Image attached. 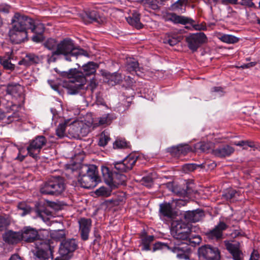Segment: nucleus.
<instances>
[{
  "label": "nucleus",
  "instance_id": "nucleus-61",
  "mask_svg": "<svg viewBox=\"0 0 260 260\" xmlns=\"http://www.w3.org/2000/svg\"><path fill=\"white\" fill-rule=\"evenodd\" d=\"M259 254L257 251L253 250L251 253L249 260H259Z\"/></svg>",
  "mask_w": 260,
  "mask_h": 260
},
{
  "label": "nucleus",
  "instance_id": "nucleus-18",
  "mask_svg": "<svg viewBox=\"0 0 260 260\" xmlns=\"http://www.w3.org/2000/svg\"><path fill=\"white\" fill-rule=\"evenodd\" d=\"M20 232L21 240L25 242L31 243L39 239L38 231L30 226L24 227Z\"/></svg>",
  "mask_w": 260,
  "mask_h": 260
},
{
  "label": "nucleus",
  "instance_id": "nucleus-55",
  "mask_svg": "<svg viewBox=\"0 0 260 260\" xmlns=\"http://www.w3.org/2000/svg\"><path fill=\"white\" fill-rule=\"evenodd\" d=\"M95 193L99 196H105L107 193V189L105 187H101L96 189Z\"/></svg>",
  "mask_w": 260,
  "mask_h": 260
},
{
  "label": "nucleus",
  "instance_id": "nucleus-4",
  "mask_svg": "<svg viewBox=\"0 0 260 260\" xmlns=\"http://www.w3.org/2000/svg\"><path fill=\"white\" fill-rule=\"evenodd\" d=\"M172 236L180 240H184L193 245L199 244L201 242V238L199 235H193L191 233V229L185 223L177 221L173 223L171 229Z\"/></svg>",
  "mask_w": 260,
  "mask_h": 260
},
{
  "label": "nucleus",
  "instance_id": "nucleus-30",
  "mask_svg": "<svg viewBox=\"0 0 260 260\" xmlns=\"http://www.w3.org/2000/svg\"><path fill=\"white\" fill-rule=\"evenodd\" d=\"M126 21L131 25L135 27L137 29H141L143 27V24L140 22V14L134 13L132 16L126 18Z\"/></svg>",
  "mask_w": 260,
  "mask_h": 260
},
{
  "label": "nucleus",
  "instance_id": "nucleus-13",
  "mask_svg": "<svg viewBox=\"0 0 260 260\" xmlns=\"http://www.w3.org/2000/svg\"><path fill=\"white\" fill-rule=\"evenodd\" d=\"M44 47L47 49L53 51L61 47L63 50H70L72 47V39L69 38L63 39L60 42L53 38H49L44 42Z\"/></svg>",
  "mask_w": 260,
  "mask_h": 260
},
{
  "label": "nucleus",
  "instance_id": "nucleus-6",
  "mask_svg": "<svg viewBox=\"0 0 260 260\" xmlns=\"http://www.w3.org/2000/svg\"><path fill=\"white\" fill-rule=\"evenodd\" d=\"M164 19L165 21L172 22L174 24H189L196 30L204 29L201 28L199 25L197 24L195 20L192 18L183 15H177L176 13L167 12L164 16Z\"/></svg>",
  "mask_w": 260,
  "mask_h": 260
},
{
  "label": "nucleus",
  "instance_id": "nucleus-49",
  "mask_svg": "<svg viewBox=\"0 0 260 260\" xmlns=\"http://www.w3.org/2000/svg\"><path fill=\"white\" fill-rule=\"evenodd\" d=\"M66 125L65 124H59L56 130V134L60 138L65 135Z\"/></svg>",
  "mask_w": 260,
  "mask_h": 260
},
{
  "label": "nucleus",
  "instance_id": "nucleus-10",
  "mask_svg": "<svg viewBox=\"0 0 260 260\" xmlns=\"http://www.w3.org/2000/svg\"><path fill=\"white\" fill-rule=\"evenodd\" d=\"M78 244L75 239H69L62 241L60 245L59 253L60 256L56 257L54 260H68L67 256L74 252L77 248Z\"/></svg>",
  "mask_w": 260,
  "mask_h": 260
},
{
  "label": "nucleus",
  "instance_id": "nucleus-29",
  "mask_svg": "<svg viewBox=\"0 0 260 260\" xmlns=\"http://www.w3.org/2000/svg\"><path fill=\"white\" fill-rule=\"evenodd\" d=\"M187 4L184 0H177L170 6L169 9L178 13H184L186 11Z\"/></svg>",
  "mask_w": 260,
  "mask_h": 260
},
{
  "label": "nucleus",
  "instance_id": "nucleus-2",
  "mask_svg": "<svg viewBox=\"0 0 260 260\" xmlns=\"http://www.w3.org/2000/svg\"><path fill=\"white\" fill-rule=\"evenodd\" d=\"M77 68L70 69L68 71H60L57 68L54 71L62 78L72 79L69 81H95L96 70L99 64L93 61H89L81 67L79 64Z\"/></svg>",
  "mask_w": 260,
  "mask_h": 260
},
{
  "label": "nucleus",
  "instance_id": "nucleus-54",
  "mask_svg": "<svg viewBox=\"0 0 260 260\" xmlns=\"http://www.w3.org/2000/svg\"><path fill=\"white\" fill-rule=\"evenodd\" d=\"M1 64L6 69L12 70L14 68V66L7 59H4L1 61Z\"/></svg>",
  "mask_w": 260,
  "mask_h": 260
},
{
  "label": "nucleus",
  "instance_id": "nucleus-17",
  "mask_svg": "<svg viewBox=\"0 0 260 260\" xmlns=\"http://www.w3.org/2000/svg\"><path fill=\"white\" fill-rule=\"evenodd\" d=\"M79 231L83 241H87L89 238V233L92 225V220L90 218H81L78 220Z\"/></svg>",
  "mask_w": 260,
  "mask_h": 260
},
{
  "label": "nucleus",
  "instance_id": "nucleus-41",
  "mask_svg": "<svg viewBox=\"0 0 260 260\" xmlns=\"http://www.w3.org/2000/svg\"><path fill=\"white\" fill-rule=\"evenodd\" d=\"M220 40L228 44H235L239 42V38L232 35L224 34L220 36Z\"/></svg>",
  "mask_w": 260,
  "mask_h": 260
},
{
  "label": "nucleus",
  "instance_id": "nucleus-46",
  "mask_svg": "<svg viewBox=\"0 0 260 260\" xmlns=\"http://www.w3.org/2000/svg\"><path fill=\"white\" fill-rule=\"evenodd\" d=\"M253 0H237V4L247 8H256Z\"/></svg>",
  "mask_w": 260,
  "mask_h": 260
},
{
  "label": "nucleus",
  "instance_id": "nucleus-31",
  "mask_svg": "<svg viewBox=\"0 0 260 260\" xmlns=\"http://www.w3.org/2000/svg\"><path fill=\"white\" fill-rule=\"evenodd\" d=\"M159 212L161 215L172 218L173 215V209L170 203L164 202L159 205Z\"/></svg>",
  "mask_w": 260,
  "mask_h": 260
},
{
  "label": "nucleus",
  "instance_id": "nucleus-24",
  "mask_svg": "<svg viewBox=\"0 0 260 260\" xmlns=\"http://www.w3.org/2000/svg\"><path fill=\"white\" fill-rule=\"evenodd\" d=\"M4 240L9 244H16L22 240L21 232H13L12 231H7L3 236Z\"/></svg>",
  "mask_w": 260,
  "mask_h": 260
},
{
  "label": "nucleus",
  "instance_id": "nucleus-43",
  "mask_svg": "<svg viewBox=\"0 0 260 260\" xmlns=\"http://www.w3.org/2000/svg\"><path fill=\"white\" fill-rule=\"evenodd\" d=\"M141 184L147 187L150 188L153 185L152 174L143 177L141 180Z\"/></svg>",
  "mask_w": 260,
  "mask_h": 260
},
{
  "label": "nucleus",
  "instance_id": "nucleus-62",
  "mask_svg": "<svg viewBox=\"0 0 260 260\" xmlns=\"http://www.w3.org/2000/svg\"><path fill=\"white\" fill-rule=\"evenodd\" d=\"M212 91L218 93L219 95H223L225 92L221 87H214L212 88Z\"/></svg>",
  "mask_w": 260,
  "mask_h": 260
},
{
  "label": "nucleus",
  "instance_id": "nucleus-38",
  "mask_svg": "<svg viewBox=\"0 0 260 260\" xmlns=\"http://www.w3.org/2000/svg\"><path fill=\"white\" fill-rule=\"evenodd\" d=\"M185 218L192 222H198L200 219V215L199 213L197 211H188L184 214Z\"/></svg>",
  "mask_w": 260,
  "mask_h": 260
},
{
  "label": "nucleus",
  "instance_id": "nucleus-5",
  "mask_svg": "<svg viewBox=\"0 0 260 260\" xmlns=\"http://www.w3.org/2000/svg\"><path fill=\"white\" fill-rule=\"evenodd\" d=\"M64 189L65 185L63 178L60 176H53L41 185L40 192L45 195L58 196Z\"/></svg>",
  "mask_w": 260,
  "mask_h": 260
},
{
  "label": "nucleus",
  "instance_id": "nucleus-63",
  "mask_svg": "<svg viewBox=\"0 0 260 260\" xmlns=\"http://www.w3.org/2000/svg\"><path fill=\"white\" fill-rule=\"evenodd\" d=\"M9 260H23L19 255L14 254L11 256Z\"/></svg>",
  "mask_w": 260,
  "mask_h": 260
},
{
  "label": "nucleus",
  "instance_id": "nucleus-12",
  "mask_svg": "<svg viewBox=\"0 0 260 260\" xmlns=\"http://www.w3.org/2000/svg\"><path fill=\"white\" fill-rule=\"evenodd\" d=\"M200 260H220V252L217 247L210 245H204L198 249Z\"/></svg>",
  "mask_w": 260,
  "mask_h": 260
},
{
  "label": "nucleus",
  "instance_id": "nucleus-42",
  "mask_svg": "<svg viewBox=\"0 0 260 260\" xmlns=\"http://www.w3.org/2000/svg\"><path fill=\"white\" fill-rule=\"evenodd\" d=\"M66 235L64 230H54L51 233V237L56 241H60L65 238Z\"/></svg>",
  "mask_w": 260,
  "mask_h": 260
},
{
  "label": "nucleus",
  "instance_id": "nucleus-45",
  "mask_svg": "<svg viewBox=\"0 0 260 260\" xmlns=\"http://www.w3.org/2000/svg\"><path fill=\"white\" fill-rule=\"evenodd\" d=\"M128 147V143L124 139L116 140L113 143L114 148H125Z\"/></svg>",
  "mask_w": 260,
  "mask_h": 260
},
{
  "label": "nucleus",
  "instance_id": "nucleus-26",
  "mask_svg": "<svg viewBox=\"0 0 260 260\" xmlns=\"http://www.w3.org/2000/svg\"><path fill=\"white\" fill-rule=\"evenodd\" d=\"M69 51H70L71 49L63 50L61 47L58 48L57 49L52 51L51 54L47 55V63L50 64L55 62L58 60L59 56H61V55H67L69 52Z\"/></svg>",
  "mask_w": 260,
  "mask_h": 260
},
{
  "label": "nucleus",
  "instance_id": "nucleus-57",
  "mask_svg": "<svg viewBox=\"0 0 260 260\" xmlns=\"http://www.w3.org/2000/svg\"><path fill=\"white\" fill-rule=\"evenodd\" d=\"M7 225L6 219L2 215H0V231H3Z\"/></svg>",
  "mask_w": 260,
  "mask_h": 260
},
{
  "label": "nucleus",
  "instance_id": "nucleus-35",
  "mask_svg": "<svg viewBox=\"0 0 260 260\" xmlns=\"http://www.w3.org/2000/svg\"><path fill=\"white\" fill-rule=\"evenodd\" d=\"M154 237L152 235H146L141 237L142 250L149 251L150 250V244L153 241Z\"/></svg>",
  "mask_w": 260,
  "mask_h": 260
},
{
  "label": "nucleus",
  "instance_id": "nucleus-40",
  "mask_svg": "<svg viewBox=\"0 0 260 260\" xmlns=\"http://www.w3.org/2000/svg\"><path fill=\"white\" fill-rule=\"evenodd\" d=\"M239 196L238 192L235 189H229L224 192L222 194V197L227 201H231L237 199V197Z\"/></svg>",
  "mask_w": 260,
  "mask_h": 260
},
{
  "label": "nucleus",
  "instance_id": "nucleus-36",
  "mask_svg": "<svg viewBox=\"0 0 260 260\" xmlns=\"http://www.w3.org/2000/svg\"><path fill=\"white\" fill-rule=\"evenodd\" d=\"M138 2L144 6H148L153 10L160 9L158 4H160L159 0H138Z\"/></svg>",
  "mask_w": 260,
  "mask_h": 260
},
{
  "label": "nucleus",
  "instance_id": "nucleus-20",
  "mask_svg": "<svg viewBox=\"0 0 260 260\" xmlns=\"http://www.w3.org/2000/svg\"><path fill=\"white\" fill-rule=\"evenodd\" d=\"M224 244L226 249L232 255L234 260H243L242 252L240 249V243H232L228 241H225Z\"/></svg>",
  "mask_w": 260,
  "mask_h": 260
},
{
  "label": "nucleus",
  "instance_id": "nucleus-64",
  "mask_svg": "<svg viewBox=\"0 0 260 260\" xmlns=\"http://www.w3.org/2000/svg\"><path fill=\"white\" fill-rule=\"evenodd\" d=\"M256 62H251L249 63H248L247 64H244L243 66H242L243 68H248L251 67H254L255 66Z\"/></svg>",
  "mask_w": 260,
  "mask_h": 260
},
{
  "label": "nucleus",
  "instance_id": "nucleus-34",
  "mask_svg": "<svg viewBox=\"0 0 260 260\" xmlns=\"http://www.w3.org/2000/svg\"><path fill=\"white\" fill-rule=\"evenodd\" d=\"M213 143L210 142H201L196 145V148L200 150L202 152L209 153L210 152L213 154Z\"/></svg>",
  "mask_w": 260,
  "mask_h": 260
},
{
  "label": "nucleus",
  "instance_id": "nucleus-37",
  "mask_svg": "<svg viewBox=\"0 0 260 260\" xmlns=\"http://www.w3.org/2000/svg\"><path fill=\"white\" fill-rule=\"evenodd\" d=\"M116 117L114 114H105L99 118V124L100 125H109L111 123L112 121Z\"/></svg>",
  "mask_w": 260,
  "mask_h": 260
},
{
  "label": "nucleus",
  "instance_id": "nucleus-15",
  "mask_svg": "<svg viewBox=\"0 0 260 260\" xmlns=\"http://www.w3.org/2000/svg\"><path fill=\"white\" fill-rule=\"evenodd\" d=\"M126 70L132 75L143 78L144 75L143 68L139 67V62L135 58H129L126 59L125 63Z\"/></svg>",
  "mask_w": 260,
  "mask_h": 260
},
{
  "label": "nucleus",
  "instance_id": "nucleus-3",
  "mask_svg": "<svg viewBox=\"0 0 260 260\" xmlns=\"http://www.w3.org/2000/svg\"><path fill=\"white\" fill-rule=\"evenodd\" d=\"M31 18L16 13L12 20L13 28L10 30L9 37L14 44H20L28 37V28L31 27Z\"/></svg>",
  "mask_w": 260,
  "mask_h": 260
},
{
  "label": "nucleus",
  "instance_id": "nucleus-52",
  "mask_svg": "<svg viewBox=\"0 0 260 260\" xmlns=\"http://www.w3.org/2000/svg\"><path fill=\"white\" fill-rule=\"evenodd\" d=\"M34 35L32 37V40L36 43H40L42 42L44 39L43 34L34 33Z\"/></svg>",
  "mask_w": 260,
  "mask_h": 260
},
{
  "label": "nucleus",
  "instance_id": "nucleus-16",
  "mask_svg": "<svg viewBox=\"0 0 260 260\" xmlns=\"http://www.w3.org/2000/svg\"><path fill=\"white\" fill-rule=\"evenodd\" d=\"M228 225L223 221H220L212 230L206 234L207 238L216 241L223 238V232L228 228Z\"/></svg>",
  "mask_w": 260,
  "mask_h": 260
},
{
  "label": "nucleus",
  "instance_id": "nucleus-58",
  "mask_svg": "<svg viewBox=\"0 0 260 260\" xmlns=\"http://www.w3.org/2000/svg\"><path fill=\"white\" fill-rule=\"evenodd\" d=\"M167 245L165 244H163L161 242H157L155 243L153 246V251H155L156 250L161 249L164 248V247L166 246Z\"/></svg>",
  "mask_w": 260,
  "mask_h": 260
},
{
  "label": "nucleus",
  "instance_id": "nucleus-28",
  "mask_svg": "<svg viewBox=\"0 0 260 260\" xmlns=\"http://www.w3.org/2000/svg\"><path fill=\"white\" fill-rule=\"evenodd\" d=\"M84 20L86 23H92L93 22L101 23L103 22L102 18L100 16L99 12L95 10H92L86 12Z\"/></svg>",
  "mask_w": 260,
  "mask_h": 260
},
{
  "label": "nucleus",
  "instance_id": "nucleus-32",
  "mask_svg": "<svg viewBox=\"0 0 260 260\" xmlns=\"http://www.w3.org/2000/svg\"><path fill=\"white\" fill-rule=\"evenodd\" d=\"M181 37L175 34H167L166 35L163 42L165 44H168L171 46H174L180 42Z\"/></svg>",
  "mask_w": 260,
  "mask_h": 260
},
{
  "label": "nucleus",
  "instance_id": "nucleus-1",
  "mask_svg": "<svg viewBox=\"0 0 260 260\" xmlns=\"http://www.w3.org/2000/svg\"><path fill=\"white\" fill-rule=\"evenodd\" d=\"M137 159V157L134 155H128L122 161L114 164L115 171H111L108 167L102 166L101 171L105 183L111 189L124 184L126 177L122 173L131 170Z\"/></svg>",
  "mask_w": 260,
  "mask_h": 260
},
{
  "label": "nucleus",
  "instance_id": "nucleus-7",
  "mask_svg": "<svg viewBox=\"0 0 260 260\" xmlns=\"http://www.w3.org/2000/svg\"><path fill=\"white\" fill-rule=\"evenodd\" d=\"M36 256L38 260H53L52 247L48 240H39L36 243Z\"/></svg>",
  "mask_w": 260,
  "mask_h": 260
},
{
  "label": "nucleus",
  "instance_id": "nucleus-50",
  "mask_svg": "<svg viewBox=\"0 0 260 260\" xmlns=\"http://www.w3.org/2000/svg\"><path fill=\"white\" fill-rule=\"evenodd\" d=\"M234 144L236 146L243 147L244 149H247L248 147H253L254 144L252 142L240 141L238 142H234Z\"/></svg>",
  "mask_w": 260,
  "mask_h": 260
},
{
  "label": "nucleus",
  "instance_id": "nucleus-39",
  "mask_svg": "<svg viewBox=\"0 0 260 260\" xmlns=\"http://www.w3.org/2000/svg\"><path fill=\"white\" fill-rule=\"evenodd\" d=\"M31 20H32V22H31V26L28 28V30H30V31L32 33L43 34L45 29L44 24L42 23L36 24L35 20L31 18Z\"/></svg>",
  "mask_w": 260,
  "mask_h": 260
},
{
  "label": "nucleus",
  "instance_id": "nucleus-51",
  "mask_svg": "<svg viewBox=\"0 0 260 260\" xmlns=\"http://www.w3.org/2000/svg\"><path fill=\"white\" fill-rule=\"evenodd\" d=\"M7 119L8 122L17 121L20 119L19 113L18 112H13L12 114L7 116Z\"/></svg>",
  "mask_w": 260,
  "mask_h": 260
},
{
  "label": "nucleus",
  "instance_id": "nucleus-9",
  "mask_svg": "<svg viewBox=\"0 0 260 260\" xmlns=\"http://www.w3.org/2000/svg\"><path fill=\"white\" fill-rule=\"evenodd\" d=\"M47 143V139L43 136H38L29 142L27 147L28 154L33 157L37 158L41 149Z\"/></svg>",
  "mask_w": 260,
  "mask_h": 260
},
{
  "label": "nucleus",
  "instance_id": "nucleus-60",
  "mask_svg": "<svg viewBox=\"0 0 260 260\" xmlns=\"http://www.w3.org/2000/svg\"><path fill=\"white\" fill-rule=\"evenodd\" d=\"M221 4L223 5H237V0H220Z\"/></svg>",
  "mask_w": 260,
  "mask_h": 260
},
{
  "label": "nucleus",
  "instance_id": "nucleus-25",
  "mask_svg": "<svg viewBox=\"0 0 260 260\" xmlns=\"http://www.w3.org/2000/svg\"><path fill=\"white\" fill-rule=\"evenodd\" d=\"M40 61V59L38 55L34 53H29L26 54L24 58L19 61V64L28 67L39 63Z\"/></svg>",
  "mask_w": 260,
  "mask_h": 260
},
{
  "label": "nucleus",
  "instance_id": "nucleus-53",
  "mask_svg": "<svg viewBox=\"0 0 260 260\" xmlns=\"http://www.w3.org/2000/svg\"><path fill=\"white\" fill-rule=\"evenodd\" d=\"M36 217L40 218L44 221L46 222L48 220V218L46 217V212L45 211L37 210L36 211Z\"/></svg>",
  "mask_w": 260,
  "mask_h": 260
},
{
  "label": "nucleus",
  "instance_id": "nucleus-48",
  "mask_svg": "<svg viewBox=\"0 0 260 260\" xmlns=\"http://www.w3.org/2000/svg\"><path fill=\"white\" fill-rule=\"evenodd\" d=\"M18 208L23 211L21 216H24L31 211V208L29 206H27L24 203H20L18 205Z\"/></svg>",
  "mask_w": 260,
  "mask_h": 260
},
{
  "label": "nucleus",
  "instance_id": "nucleus-14",
  "mask_svg": "<svg viewBox=\"0 0 260 260\" xmlns=\"http://www.w3.org/2000/svg\"><path fill=\"white\" fill-rule=\"evenodd\" d=\"M189 245L195 246L196 245L190 244L188 242H181L168 247L174 253H176L177 257L180 259H188L191 249Z\"/></svg>",
  "mask_w": 260,
  "mask_h": 260
},
{
  "label": "nucleus",
  "instance_id": "nucleus-44",
  "mask_svg": "<svg viewBox=\"0 0 260 260\" xmlns=\"http://www.w3.org/2000/svg\"><path fill=\"white\" fill-rule=\"evenodd\" d=\"M110 139L109 136L106 132H103L101 134L98 145L100 146L104 147L107 144Z\"/></svg>",
  "mask_w": 260,
  "mask_h": 260
},
{
  "label": "nucleus",
  "instance_id": "nucleus-21",
  "mask_svg": "<svg viewBox=\"0 0 260 260\" xmlns=\"http://www.w3.org/2000/svg\"><path fill=\"white\" fill-rule=\"evenodd\" d=\"M78 182L80 186L84 188L91 189L95 187L100 181L90 177L85 174H80Z\"/></svg>",
  "mask_w": 260,
  "mask_h": 260
},
{
  "label": "nucleus",
  "instance_id": "nucleus-23",
  "mask_svg": "<svg viewBox=\"0 0 260 260\" xmlns=\"http://www.w3.org/2000/svg\"><path fill=\"white\" fill-rule=\"evenodd\" d=\"M72 47L71 51L67 55H62L64 57L65 59L68 61H72L71 56L77 57L79 55L89 56L88 52L82 48L76 47L75 45L74 41L72 40Z\"/></svg>",
  "mask_w": 260,
  "mask_h": 260
},
{
  "label": "nucleus",
  "instance_id": "nucleus-8",
  "mask_svg": "<svg viewBox=\"0 0 260 260\" xmlns=\"http://www.w3.org/2000/svg\"><path fill=\"white\" fill-rule=\"evenodd\" d=\"M79 84H76V82H49L51 87L58 93L62 91V87H64L68 90L70 94H76L83 89L85 83L80 82Z\"/></svg>",
  "mask_w": 260,
  "mask_h": 260
},
{
  "label": "nucleus",
  "instance_id": "nucleus-59",
  "mask_svg": "<svg viewBox=\"0 0 260 260\" xmlns=\"http://www.w3.org/2000/svg\"><path fill=\"white\" fill-rule=\"evenodd\" d=\"M126 83L127 85L125 86L124 85H123L122 86V87L123 88H124L125 90H128L129 91H131V92L129 93V94L133 95V93H134V89H132V88L131 87V86L132 85H131V83H132L133 82H126Z\"/></svg>",
  "mask_w": 260,
  "mask_h": 260
},
{
  "label": "nucleus",
  "instance_id": "nucleus-56",
  "mask_svg": "<svg viewBox=\"0 0 260 260\" xmlns=\"http://www.w3.org/2000/svg\"><path fill=\"white\" fill-rule=\"evenodd\" d=\"M199 167V165L195 164H188L184 166V169L189 171H193L197 169Z\"/></svg>",
  "mask_w": 260,
  "mask_h": 260
},
{
  "label": "nucleus",
  "instance_id": "nucleus-47",
  "mask_svg": "<svg viewBox=\"0 0 260 260\" xmlns=\"http://www.w3.org/2000/svg\"><path fill=\"white\" fill-rule=\"evenodd\" d=\"M174 149L176 151H177L178 153H181L184 155L186 154L190 150V148L187 145H180Z\"/></svg>",
  "mask_w": 260,
  "mask_h": 260
},
{
  "label": "nucleus",
  "instance_id": "nucleus-19",
  "mask_svg": "<svg viewBox=\"0 0 260 260\" xmlns=\"http://www.w3.org/2000/svg\"><path fill=\"white\" fill-rule=\"evenodd\" d=\"M80 174H85L100 182L101 181L98 167L94 165H83L80 169Z\"/></svg>",
  "mask_w": 260,
  "mask_h": 260
},
{
  "label": "nucleus",
  "instance_id": "nucleus-22",
  "mask_svg": "<svg viewBox=\"0 0 260 260\" xmlns=\"http://www.w3.org/2000/svg\"><path fill=\"white\" fill-rule=\"evenodd\" d=\"M235 151V149L229 145H223L213 150V154L216 157L222 158L229 157Z\"/></svg>",
  "mask_w": 260,
  "mask_h": 260
},
{
  "label": "nucleus",
  "instance_id": "nucleus-11",
  "mask_svg": "<svg viewBox=\"0 0 260 260\" xmlns=\"http://www.w3.org/2000/svg\"><path fill=\"white\" fill-rule=\"evenodd\" d=\"M185 40L189 49L192 52H194L207 41V38L204 32H200L190 34L186 37Z\"/></svg>",
  "mask_w": 260,
  "mask_h": 260
},
{
  "label": "nucleus",
  "instance_id": "nucleus-33",
  "mask_svg": "<svg viewBox=\"0 0 260 260\" xmlns=\"http://www.w3.org/2000/svg\"><path fill=\"white\" fill-rule=\"evenodd\" d=\"M102 75L105 77L108 81H122V76L117 72L111 73L106 71H101Z\"/></svg>",
  "mask_w": 260,
  "mask_h": 260
},
{
  "label": "nucleus",
  "instance_id": "nucleus-27",
  "mask_svg": "<svg viewBox=\"0 0 260 260\" xmlns=\"http://www.w3.org/2000/svg\"><path fill=\"white\" fill-rule=\"evenodd\" d=\"M23 87L18 83L9 84L7 88V93L13 96H20L23 92Z\"/></svg>",
  "mask_w": 260,
  "mask_h": 260
}]
</instances>
